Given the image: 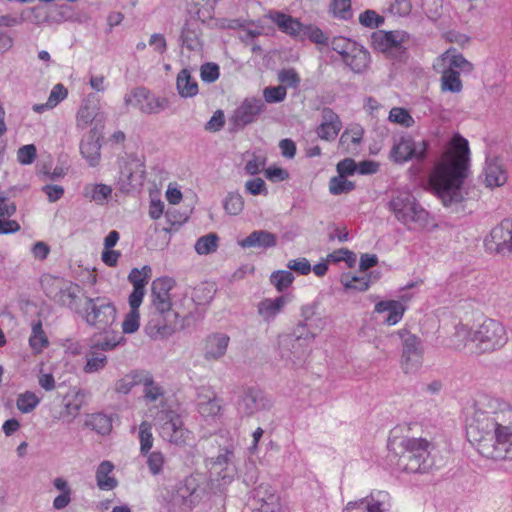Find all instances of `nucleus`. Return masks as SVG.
<instances>
[{
	"mask_svg": "<svg viewBox=\"0 0 512 512\" xmlns=\"http://www.w3.org/2000/svg\"><path fill=\"white\" fill-rule=\"evenodd\" d=\"M466 433L483 457L495 461L511 459L512 405L498 397H480L467 423Z\"/></svg>",
	"mask_w": 512,
	"mask_h": 512,
	"instance_id": "1",
	"label": "nucleus"
},
{
	"mask_svg": "<svg viewBox=\"0 0 512 512\" xmlns=\"http://www.w3.org/2000/svg\"><path fill=\"white\" fill-rule=\"evenodd\" d=\"M468 156V141L461 136L453 137L450 147L429 176L431 188L446 207L464 199L462 183L466 176Z\"/></svg>",
	"mask_w": 512,
	"mask_h": 512,
	"instance_id": "2",
	"label": "nucleus"
},
{
	"mask_svg": "<svg viewBox=\"0 0 512 512\" xmlns=\"http://www.w3.org/2000/svg\"><path fill=\"white\" fill-rule=\"evenodd\" d=\"M403 452L398 466L408 473H425L433 465L430 457L431 443L425 438L405 437L400 443Z\"/></svg>",
	"mask_w": 512,
	"mask_h": 512,
	"instance_id": "3",
	"label": "nucleus"
},
{
	"mask_svg": "<svg viewBox=\"0 0 512 512\" xmlns=\"http://www.w3.org/2000/svg\"><path fill=\"white\" fill-rule=\"evenodd\" d=\"M400 340L401 354L399 365L405 375H417L424 363V343L416 334L402 328L390 335Z\"/></svg>",
	"mask_w": 512,
	"mask_h": 512,
	"instance_id": "4",
	"label": "nucleus"
},
{
	"mask_svg": "<svg viewBox=\"0 0 512 512\" xmlns=\"http://www.w3.org/2000/svg\"><path fill=\"white\" fill-rule=\"evenodd\" d=\"M331 49L336 52L344 66L355 74H363L371 64L370 52L362 44L343 36L334 37Z\"/></svg>",
	"mask_w": 512,
	"mask_h": 512,
	"instance_id": "5",
	"label": "nucleus"
},
{
	"mask_svg": "<svg viewBox=\"0 0 512 512\" xmlns=\"http://www.w3.org/2000/svg\"><path fill=\"white\" fill-rule=\"evenodd\" d=\"M507 341V330L498 320L487 318L474 329V350L477 354L499 350Z\"/></svg>",
	"mask_w": 512,
	"mask_h": 512,
	"instance_id": "6",
	"label": "nucleus"
},
{
	"mask_svg": "<svg viewBox=\"0 0 512 512\" xmlns=\"http://www.w3.org/2000/svg\"><path fill=\"white\" fill-rule=\"evenodd\" d=\"M83 318L94 328L108 332L116 322L117 311L111 301L103 297H87L85 301Z\"/></svg>",
	"mask_w": 512,
	"mask_h": 512,
	"instance_id": "7",
	"label": "nucleus"
},
{
	"mask_svg": "<svg viewBox=\"0 0 512 512\" xmlns=\"http://www.w3.org/2000/svg\"><path fill=\"white\" fill-rule=\"evenodd\" d=\"M389 209L403 224L415 223L420 228L429 225V213L410 194H400L389 202Z\"/></svg>",
	"mask_w": 512,
	"mask_h": 512,
	"instance_id": "8",
	"label": "nucleus"
},
{
	"mask_svg": "<svg viewBox=\"0 0 512 512\" xmlns=\"http://www.w3.org/2000/svg\"><path fill=\"white\" fill-rule=\"evenodd\" d=\"M183 327V319L175 310L160 312L159 309H151L145 332L152 339H163L170 337Z\"/></svg>",
	"mask_w": 512,
	"mask_h": 512,
	"instance_id": "9",
	"label": "nucleus"
},
{
	"mask_svg": "<svg viewBox=\"0 0 512 512\" xmlns=\"http://www.w3.org/2000/svg\"><path fill=\"white\" fill-rule=\"evenodd\" d=\"M42 287L46 295L61 306L74 308L80 293V287L64 279L45 276Z\"/></svg>",
	"mask_w": 512,
	"mask_h": 512,
	"instance_id": "10",
	"label": "nucleus"
},
{
	"mask_svg": "<svg viewBox=\"0 0 512 512\" xmlns=\"http://www.w3.org/2000/svg\"><path fill=\"white\" fill-rule=\"evenodd\" d=\"M126 106H132L145 114H158L169 107V100L151 93L146 88H136L124 98Z\"/></svg>",
	"mask_w": 512,
	"mask_h": 512,
	"instance_id": "11",
	"label": "nucleus"
},
{
	"mask_svg": "<svg viewBox=\"0 0 512 512\" xmlns=\"http://www.w3.org/2000/svg\"><path fill=\"white\" fill-rule=\"evenodd\" d=\"M145 165L137 157H128L120 166L119 185L123 192H130L143 186Z\"/></svg>",
	"mask_w": 512,
	"mask_h": 512,
	"instance_id": "12",
	"label": "nucleus"
},
{
	"mask_svg": "<svg viewBox=\"0 0 512 512\" xmlns=\"http://www.w3.org/2000/svg\"><path fill=\"white\" fill-rule=\"evenodd\" d=\"M94 98L93 94H89L79 108L76 114V126L81 130L91 126L89 133L99 134L104 127V118Z\"/></svg>",
	"mask_w": 512,
	"mask_h": 512,
	"instance_id": "13",
	"label": "nucleus"
},
{
	"mask_svg": "<svg viewBox=\"0 0 512 512\" xmlns=\"http://www.w3.org/2000/svg\"><path fill=\"white\" fill-rule=\"evenodd\" d=\"M428 144L426 141L415 142L410 136L401 137L390 152V156L396 163H405L409 160L422 161L426 157Z\"/></svg>",
	"mask_w": 512,
	"mask_h": 512,
	"instance_id": "14",
	"label": "nucleus"
},
{
	"mask_svg": "<svg viewBox=\"0 0 512 512\" xmlns=\"http://www.w3.org/2000/svg\"><path fill=\"white\" fill-rule=\"evenodd\" d=\"M159 433L164 440L182 445L190 438V432L184 428L181 417L173 412H165L161 418Z\"/></svg>",
	"mask_w": 512,
	"mask_h": 512,
	"instance_id": "15",
	"label": "nucleus"
},
{
	"mask_svg": "<svg viewBox=\"0 0 512 512\" xmlns=\"http://www.w3.org/2000/svg\"><path fill=\"white\" fill-rule=\"evenodd\" d=\"M409 39L405 31L378 30L371 34L372 47L382 53L393 54L404 49L403 44Z\"/></svg>",
	"mask_w": 512,
	"mask_h": 512,
	"instance_id": "16",
	"label": "nucleus"
},
{
	"mask_svg": "<svg viewBox=\"0 0 512 512\" xmlns=\"http://www.w3.org/2000/svg\"><path fill=\"white\" fill-rule=\"evenodd\" d=\"M390 496L385 491H376L356 501H350L343 512H389Z\"/></svg>",
	"mask_w": 512,
	"mask_h": 512,
	"instance_id": "17",
	"label": "nucleus"
},
{
	"mask_svg": "<svg viewBox=\"0 0 512 512\" xmlns=\"http://www.w3.org/2000/svg\"><path fill=\"white\" fill-rule=\"evenodd\" d=\"M488 250L500 254L512 251V220L504 219L496 225L485 239Z\"/></svg>",
	"mask_w": 512,
	"mask_h": 512,
	"instance_id": "18",
	"label": "nucleus"
},
{
	"mask_svg": "<svg viewBox=\"0 0 512 512\" xmlns=\"http://www.w3.org/2000/svg\"><path fill=\"white\" fill-rule=\"evenodd\" d=\"M175 282L172 278L161 277L152 282L151 285V309H159L160 312L174 310L172 308L171 290Z\"/></svg>",
	"mask_w": 512,
	"mask_h": 512,
	"instance_id": "19",
	"label": "nucleus"
},
{
	"mask_svg": "<svg viewBox=\"0 0 512 512\" xmlns=\"http://www.w3.org/2000/svg\"><path fill=\"white\" fill-rule=\"evenodd\" d=\"M230 337L226 333L214 332L207 335L202 342V356L208 362L222 359L228 350Z\"/></svg>",
	"mask_w": 512,
	"mask_h": 512,
	"instance_id": "20",
	"label": "nucleus"
},
{
	"mask_svg": "<svg viewBox=\"0 0 512 512\" xmlns=\"http://www.w3.org/2000/svg\"><path fill=\"white\" fill-rule=\"evenodd\" d=\"M233 457V449L230 447L225 448L216 458H212L208 464L210 465L211 475H217L224 483L229 482L235 472L232 461Z\"/></svg>",
	"mask_w": 512,
	"mask_h": 512,
	"instance_id": "21",
	"label": "nucleus"
},
{
	"mask_svg": "<svg viewBox=\"0 0 512 512\" xmlns=\"http://www.w3.org/2000/svg\"><path fill=\"white\" fill-rule=\"evenodd\" d=\"M342 129L339 116L329 107L321 110V123L316 129L319 138L326 141L334 140Z\"/></svg>",
	"mask_w": 512,
	"mask_h": 512,
	"instance_id": "22",
	"label": "nucleus"
},
{
	"mask_svg": "<svg viewBox=\"0 0 512 512\" xmlns=\"http://www.w3.org/2000/svg\"><path fill=\"white\" fill-rule=\"evenodd\" d=\"M263 110L264 103L261 99H245L234 112V122L241 126L248 125L252 123Z\"/></svg>",
	"mask_w": 512,
	"mask_h": 512,
	"instance_id": "23",
	"label": "nucleus"
},
{
	"mask_svg": "<svg viewBox=\"0 0 512 512\" xmlns=\"http://www.w3.org/2000/svg\"><path fill=\"white\" fill-rule=\"evenodd\" d=\"M290 36L308 38L319 45H327L329 39L328 35L320 28L313 25H303L292 17H290Z\"/></svg>",
	"mask_w": 512,
	"mask_h": 512,
	"instance_id": "24",
	"label": "nucleus"
},
{
	"mask_svg": "<svg viewBox=\"0 0 512 512\" xmlns=\"http://www.w3.org/2000/svg\"><path fill=\"white\" fill-rule=\"evenodd\" d=\"M270 406V402L265 398L260 390L248 389L239 403V410L246 415H252L257 411L266 409Z\"/></svg>",
	"mask_w": 512,
	"mask_h": 512,
	"instance_id": "25",
	"label": "nucleus"
},
{
	"mask_svg": "<svg viewBox=\"0 0 512 512\" xmlns=\"http://www.w3.org/2000/svg\"><path fill=\"white\" fill-rule=\"evenodd\" d=\"M238 245L243 249H261L265 250L276 245V236L266 230H256L247 237L238 240Z\"/></svg>",
	"mask_w": 512,
	"mask_h": 512,
	"instance_id": "26",
	"label": "nucleus"
},
{
	"mask_svg": "<svg viewBox=\"0 0 512 512\" xmlns=\"http://www.w3.org/2000/svg\"><path fill=\"white\" fill-rule=\"evenodd\" d=\"M102 137V133L93 134L89 133L85 139L82 140L80 144V152L82 156L87 160L90 166L95 167L99 164L100 161V150L101 144L100 139Z\"/></svg>",
	"mask_w": 512,
	"mask_h": 512,
	"instance_id": "27",
	"label": "nucleus"
},
{
	"mask_svg": "<svg viewBox=\"0 0 512 512\" xmlns=\"http://www.w3.org/2000/svg\"><path fill=\"white\" fill-rule=\"evenodd\" d=\"M405 310V306L401 302L396 300L380 301L375 305L376 312L388 313L387 317L384 320V322L388 325H395L398 322H400Z\"/></svg>",
	"mask_w": 512,
	"mask_h": 512,
	"instance_id": "28",
	"label": "nucleus"
},
{
	"mask_svg": "<svg viewBox=\"0 0 512 512\" xmlns=\"http://www.w3.org/2000/svg\"><path fill=\"white\" fill-rule=\"evenodd\" d=\"M286 304L285 296H279L275 299L265 298L258 303L257 311L264 321L273 320L276 315L284 308Z\"/></svg>",
	"mask_w": 512,
	"mask_h": 512,
	"instance_id": "29",
	"label": "nucleus"
},
{
	"mask_svg": "<svg viewBox=\"0 0 512 512\" xmlns=\"http://www.w3.org/2000/svg\"><path fill=\"white\" fill-rule=\"evenodd\" d=\"M450 345L454 350L463 351L471 345L474 347V329L459 324L450 338Z\"/></svg>",
	"mask_w": 512,
	"mask_h": 512,
	"instance_id": "30",
	"label": "nucleus"
},
{
	"mask_svg": "<svg viewBox=\"0 0 512 512\" xmlns=\"http://www.w3.org/2000/svg\"><path fill=\"white\" fill-rule=\"evenodd\" d=\"M112 188L106 184L89 183L83 188L82 195L84 198L103 205L107 202L108 198L111 197Z\"/></svg>",
	"mask_w": 512,
	"mask_h": 512,
	"instance_id": "31",
	"label": "nucleus"
},
{
	"mask_svg": "<svg viewBox=\"0 0 512 512\" xmlns=\"http://www.w3.org/2000/svg\"><path fill=\"white\" fill-rule=\"evenodd\" d=\"M198 412L205 418H215L221 411V399L214 393L211 395L199 394Z\"/></svg>",
	"mask_w": 512,
	"mask_h": 512,
	"instance_id": "32",
	"label": "nucleus"
},
{
	"mask_svg": "<svg viewBox=\"0 0 512 512\" xmlns=\"http://www.w3.org/2000/svg\"><path fill=\"white\" fill-rule=\"evenodd\" d=\"M84 396V393L79 390L73 395L64 397V410L60 413L58 419L68 418L69 421L75 419L83 406Z\"/></svg>",
	"mask_w": 512,
	"mask_h": 512,
	"instance_id": "33",
	"label": "nucleus"
},
{
	"mask_svg": "<svg viewBox=\"0 0 512 512\" xmlns=\"http://www.w3.org/2000/svg\"><path fill=\"white\" fill-rule=\"evenodd\" d=\"M178 94L183 98L194 97L198 93V84L188 69H182L176 79Z\"/></svg>",
	"mask_w": 512,
	"mask_h": 512,
	"instance_id": "34",
	"label": "nucleus"
},
{
	"mask_svg": "<svg viewBox=\"0 0 512 512\" xmlns=\"http://www.w3.org/2000/svg\"><path fill=\"white\" fill-rule=\"evenodd\" d=\"M114 465L110 461H103L97 468L96 481L101 490H112L117 486V480L111 476Z\"/></svg>",
	"mask_w": 512,
	"mask_h": 512,
	"instance_id": "35",
	"label": "nucleus"
},
{
	"mask_svg": "<svg viewBox=\"0 0 512 512\" xmlns=\"http://www.w3.org/2000/svg\"><path fill=\"white\" fill-rule=\"evenodd\" d=\"M440 87L442 92L460 93L463 88L460 72L444 69L440 77Z\"/></svg>",
	"mask_w": 512,
	"mask_h": 512,
	"instance_id": "36",
	"label": "nucleus"
},
{
	"mask_svg": "<svg viewBox=\"0 0 512 512\" xmlns=\"http://www.w3.org/2000/svg\"><path fill=\"white\" fill-rule=\"evenodd\" d=\"M144 371H132L115 382L114 390L119 394H128L133 387L141 385Z\"/></svg>",
	"mask_w": 512,
	"mask_h": 512,
	"instance_id": "37",
	"label": "nucleus"
},
{
	"mask_svg": "<svg viewBox=\"0 0 512 512\" xmlns=\"http://www.w3.org/2000/svg\"><path fill=\"white\" fill-rule=\"evenodd\" d=\"M181 42L182 46H185L191 51H198L201 49L202 43L197 29L194 27V23H185L181 33Z\"/></svg>",
	"mask_w": 512,
	"mask_h": 512,
	"instance_id": "38",
	"label": "nucleus"
},
{
	"mask_svg": "<svg viewBox=\"0 0 512 512\" xmlns=\"http://www.w3.org/2000/svg\"><path fill=\"white\" fill-rule=\"evenodd\" d=\"M107 364V357L103 352H99L95 349H91L86 354V364L83 371L87 374L98 372Z\"/></svg>",
	"mask_w": 512,
	"mask_h": 512,
	"instance_id": "39",
	"label": "nucleus"
},
{
	"mask_svg": "<svg viewBox=\"0 0 512 512\" xmlns=\"http://www.w3.org/2000/svg\"><path fill=\"white\" fill-rule=\"evenodd\" d=\"M29 344L36 353H40L49 344L40 320L33 322L32 324V333L29 338Z\"/></svg>",
	"mask_w": 512,
	"mask_h": 512,
	"instance_id": "40",
	"label": "nucleus"
},
{
	"mask_svg": "<svg viewBox=\"0 0 512 512\" xmlns=\"http://www.w3.org/2000/svg\"><path fill=\"white\" fill-rule=\"evenodd\" d=\"M506 174L496 163H489L485 168V183L488 187H499L506 182Z\"/></svg>",
	"mask_w": 512,
	"mask_h": 512,
	"instance_id": "41",
	"label": "nucleus"
},
{
	"mask_svg": "<svg viewBox=\"0 0 512 512\" xmlns=\"http://www.w3.org/2000/svg\"><path fill=\"white\" fill-rule=\"evenodd\" d=\"M141 385L144 386V398L150 402H156L161 400L164 395V391L161 386L156 384L152 376L145 372Z\"/></svg>",
	"mask_w": 512,
	"mask_h": 512,
	"instance_id": "42",
	"label": "nucleus"
},
{
	"mask_svg": "<svg viewBox=\"0 0 512 512\" xmlns=\"http://www.w3.org/2000/svg\"><path fill=\"white\" fill-rule=\"evenodd\" d=\"M219 237L215 233H209L200 237L195 245V251L199 255H208L215 252L218 248Z\"/></svg>",
	"mask_w": 512,
	"mask_h": 512,
	"instance_id": "43",
	"label": "nucleus"
},
{
	"mask_svg": "<svg viewBox=\"0 0 512 512\" xmlns=\"http://www.w3.org/2000/svg\"><path fill=\"white\" fill-rule=\"evenodd\" d=\"M86 424L90 426L97 433L105 435L108 434L112 429V423L110 418L102 413L92 414Z\"/></svg>",
	"mask_w": 512,
	"mask_h": 512,
	"instance_id": "44",
	"label": "nucleus"
},
{
	"mask_svg": "<svg viewBox=\"0 0 512 512\" xmlns=\"http://www.w3.org/2000/svg\"><path fill=\"white\" fill-rule=\"evenodd\" d=\"M388 119L390 122L401 125L405 128H410L415 124V120L409 111L401 107H393L389 112Z\"/></svg>",
	"mask_w": 512,
	"mask_h": 512,
	"instance_id": "45",
	"label": "nucleus"
},
{
	"mask_svg": "<svg viewBox=\"0 0 512 512\" xmlns=\"http://www.w3.org/2000/svg\"><path fill=\"white\" fill-rule=\"evenodd\" d=\"M329 12L335 18L349 20L352 18L351 0H331Z\"/></svg>",
	"mask_w": 512,
	"mask_h": 512,
	"instance_id": "46",
	"label": "nucleus"
},
{
	"mask_svg": "<svg viewBox=\"0 0 512 512\" xmlns=\"http://www.w3.org/2000/svg\"><path fill=\"white\" fill-rule=\"evenodd\" d=\"M39 397L31 391H26L18 395L16 406L22 413H30L39 404Z\"/></svg>",
	"mask_w": 512,
	"mask_h": 512,
	"instance_id": "47",
	"label": "nucleus"
},
{
	"mask_svg": "<svg viewBox=\"0 0 512 512\" xmlns=\"http://www.w3.org/2000/svg\"><path fill=\"white\" fill-rule=\"evenodd\" d=\"M340 281L345 290L366 291L369 288V279L365 276L357 277L343 274Z\"/></svg>",
	"mask_w": 512,
	"mask_h": 512,
	"instance_id": "48",
	"label": "nucleus"
},
{
	"mask_svg": "<svg viewBox=\"0 0 512 512\" xmlns=\"http://www.w3.org/2000/svg\"><path fill=\"white\" fill-rule=\"evenodd\" d=\"M152 269L150 266H143L141 269L134 268L128 276V280L132 283L133 288H145L150 278Z\"/></svg>",
	"mask_w": 512,
	"mask_h": 512,
	"instance_id": "49",
	"label": "nucleus"
},
{
	"mask_svg": "<svg viewBox=\"0 0 512 512\" xmlns=\"http://www.w3.org/2000/svg\"><path fill=\"white\" fill-rule=\"evenodd\" d=\"M448 66L446 69L459 71L461 73H470L473 70V65L466 60L462 54L447 55Z\"/></svg>",
	"mask_w": 512,
	"mask_h": 512,
	"instance_id": "50",
	"label": "nucleus"
},
{
	"mask_svg": "<svg viewBox=\"0 0 512 512\" xmlns=\"http://www.w3.org/2000/svg\"><path fill=\"white\" fill-rule=\"evenodd\" d=\"M151 429V424L147 421H143L139 426L140 451L142 454H147L153 446Z\"/></svg>",
	"mask_w": 512,
	"mask_h": 512,
	"instance_id": "51",
	"label": "nucleus"
},
{
	"mask_svg": "<svg viewBox=\"0 0 512 512\" xmlns=\"http://www.w3.org/2000/svg\"><path fill=\"white\" fill-rule=\"evenodd\" d=\"M355 188L353 182L348 181L344 176L332 177L329 182V191L333 195L348 193Z\"/></svg>",
	"mask_w": 512,
	"mask_h": 512,
	"instance_id": "52",
	"label": "nucleus"
},
{
	"mask_svg": "<svg viewBox=\"0 0 512 512\" xmlns=\"http://www.w3.org/2000/svg\"><path fill=\"white\" fill-rule=\"evenodd\" d=\"M224 209L230 215H238L244 208V200L239 193L230 192L224 200Z\"/></svg>",
	"mask_w": 512,
	"mask_h": 512,
	"instance_id": "53",
	"label": "nucleus"
},
{
	"mask_svg": "<svg viewBox=\"0 0 512 512\" xmlns=\"http://www.w3.org/2000/svg\"><path fill=\"white\" fill-rule=\"evenodd\" d=\"M363 137V129L359 125L347 128L340 137V145L349 146L350 144L358 145Z\"/></svg>",
	"mask_w": 512,
	"mask_h": 512,
	"instance_id": "54",
	"label": "nucleus"
},
{
	"mask_svg": "<svg viewBox=\"0 0 512 512\" xmlns=\"http://www.w3.org/2000/svg\"><path fill=\"white\" fill-rule=\"evenodd\" d=\"M214 287L210 284H201L194 289L192 298L198 305L209 303L214 296Z\"/></svg>",
	"mask_w": 512,
	"mask_h": 512,
	"instance_id": "55",
	"label": "nucleus"
},
{
	"mask_svg": "<svg viewBox=\"0 0 512 512\" xmlns=\"http://www.w3.org/2000/svg\"><path fill=\"white\" fill-rule=\"evenodd\" d=\"M359 22L364 27L378 28L384 23V17L376 11L368 9L359 15Z\"/></svg>",
	"mask_w": 512,
	"mask_h": 512,
	"instance_id": "56",
	"label": "nucleus"
},
{
	"mask_svg": "<svg viewBox=\"0 0 512 512\" xmlns=\"http://www.w3.org/2000/svg\"><path fill=\"white\" fill-rule=\"evenodd\" d=\"M37 156V149L33 144H27L20 147L17 151V160L22 165H30Z\"/></svg>",
	"mask_w": 512,
	"mask_h": 512,
	"instance_id": "57",
	"label": "nucleus"
},
{
	"mask_svg": "<svg viewBox=\"0 0 512 512\" xmlns=\"http://www.w3.org/2000/svg\"><path fill=\"white\" fill-rule=\"evenodd\" d=\"M139 326H140L139 310H130V312L126 314L125 319L122 323L123 332L126 334L134 333L139 329Z\"/></svg>",
	"mask_w": 512,
	"mask_h": 512,
	"instance_id": "58",
	"label": "nucleus"
},
{
	"mask_svg": "<svg viewBox=\"0 0 512 512\" xmlns=\"http://www.w3.org/2000/svg\"><path fill=\"white\" fill-rule=\"evenodd\" d=\"M327 262L345 261L351 266L356 261V255L348 249H339L329 253L325 259Z\"/></svg>",
	"mask_w": 512,
	"mask_h": 512,
	"instance_id": "59",
	"label": "nucleus"
},
{
	"mask_svg": "<svg viewBox=\"0 0 512 512\" xmlns=\"http://www.w3.org/2000/svg\"><path fill=\"white\" fill-rule=\"evenodd\" d=\"M245 191L251 195H267L265 181L262 178H253L245 182Z\"/></svg>",
	"mask_w": 512,
	"mask_h": 512,
	"instance_id": "60",
	"label": "nucleus"
},
{
	"mask_svg": "<svg viewBox=\"0 0 512 512\" xmlns=\"http://www.w3.org/2000/svg\"><path fill=\"white\" fill-rule=\"evenodd\" d=\"M265 101L268 103H277L285 99L286 88L282 85L277 87H267L263 92Z\"/></svg>",
	"mask_w": 512,
	"mask_h": 512,
	"instance_id": "61",
	"label": "nucleus"
},
{
	"mask_svg": "<svg viewBox=\"0 0 512 512\" xmlns=\"http://www.w3.org/2000/svg\"><path fill=\"white\" fill-rule=\"evenodd\" d=\"M165 459L161 452L154 451L148 455L147 458V465L149 468V471L153 475H157L162 471L163 465H164Z\"/></svg>",
	"mask_w": 512,
	"mask_h": 512,
	"instance_id": "62",
	"label": "nucleus"
},
{
	"mask_svg": "<svg viewBox=\"0 0 512 512\" xmlns=\"http://www.w3.org/2000/svg\"><path fill=\"white\" fill-rule=\"evenodd\" d=\"M122 339L123 337L119 333L115 334L113 332L111 337H107L103 341H98L93 346V349L101 350V352L112 350L121 343Z\"/></svg>",
	"mask_w": 512,
	"mask_h": 512,
	"instance_id": "63",
	"label": "nucleus"
},
{
	"mask_svg": "<svg viewBox=\"0 0 512 512\" xmlns=\"http://www.w3.org/2000/svg\"><path fill=\"white\" fill-rule=\"evenodd\" d=\"M219 77V68L214 63H206L201 67V78L203 81L211 83Z\"/></svg>",
	"mask_w": 512,
	"mask_h": 512,
	"instance_id": "64",
	"label": "nucleus"
}]
</instances>
